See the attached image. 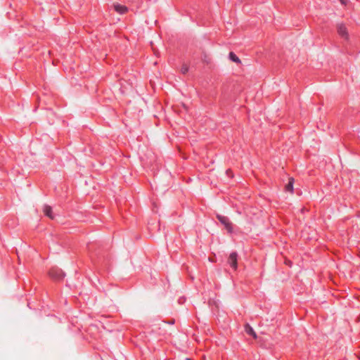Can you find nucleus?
Returning <instances> with one entry per match:
<instances>
[{"label":"nucleus","instance_id":"8","mask_svg":"<svg viewBox=\"0 0 360 360\" xmlns=\"http://www.w3.org/2000/svg\"><path fill=\"white\" fill-rule=\"evenodd\" d=\"M115 10L120 14H124L127 11L128 9L125 6L117 4L115 5Z\"/></svg>","mask_w":360,"mask_h":360},{"label":"nucleus","instance_id":"7","mask_svg":"<svg viewBox=\"0 0 360 360\" xmlns=\"http://www.w3.org/2000/svg\"><path fill=\"white\" fill-rule=\"evenodd\" d=\"M44 214L46 216H47L48 217H49L50 219H54V215L53 214L52 208L51 206L47 205H44Z\"/></svg>","mask_w":360,"mask_h":360},{"label":"nucleus","instance_id":"3","mask_svg":"<svg viewBox=\"0 0 360 360\" xmlns=\"http://www.w3.org/2000/svg\"><path fill=\"white\" fill-rule=\"evenodd\" d=\"M337 31L338 34L344 39H349V34L347 29L344 23L337 24Z\"/></svg>","mask_w":360,"mask_h":360},{"label":"nucleus","instance_id":"10","mask_svg":"<svg viewBox=\"0 0 360 360\" xmlns=\"http://www.w3.org/2000/svg\"><path fill=\"white\" fill-rule=\"evenodd\" d=\"M188 70H189L188 66L186 64H183L181 68V74L186 75L188 73Z\"/></svg>","mask_w":360,"mask_h":360},{"label":"nucleus","instance_id":"1","mask_svg":"<svg viewBox=\"0 0 360 360\" xmlns=\"http://www.w3.org/2000/svg\"><path fill=\"white\" fill-rule=\"evenodd\" d=\"M216 217L217 218L219 221L222 225H224V228L226 229V231L229 233H230V234L233 233V225L228 217L217 214L216 215Z\"/></svg>","mask_w":360,"mask_h":360},{"label":"nucleus","instance_id":"4","mask_svg":"<svg viewBox=\"0 0 360 360\" xmlns=\"http://www.w3.org/2000/svg\"><path fill=\"white\" fill-rule=\"evenodd\" d=\"M49 275L56 280H62L65 276V273L59 269H51L49 271Z\"/></svg>","mask_w":360,"mask_h":360},{"label":"nucleus","instance_id":"11","mask_svg":"<svg viewBox=\"0 0 360 360\" xmlns=\"http://www.w3.org/2000/svg\"><path fill=\"white\" fill-rule=\"evenodd\" d=\"M339 1L341 2V4H345H345H347V0H339Z\"/></svg>","mask_w":360,"mask_h":360},{"label":"nucleus","instance_id":"9","mask_svg":"<svg viewBox=\"0 0 360 360\" xmlns=\"http://www.w3.org/2000/svg\"><path fill=\"white\" fill-rule=\"evenodd\" d=\"M229 58L231 61H233L234 63H241L240 58L233 52H230L229 53Z\"/></svg>","mask_w":360,"mask_h":360},{"label":"nucleus","instance_id":"2","mask_svg":"<svg viewBox=\"0 0 360 360\" xmlns=\"http://www.w3.org/2000/svg\"><path fill=\"white\" fill-rule=\"evenodd\" d=\"M238 255L236 252H232L228 257L227 263L233 270L238 269Z\"/></svg>","mask_w":360,"mask_h":360},{"label":"nucleus","instance_id":"5","mask_svg":"<svg viewBox=\"0 0 360 360\" xmlns=\"http://www.w3.org/2000/svg\"><path fill=\"white\" fill-rule=\"evenodd\" d=\"M245 330L247 334L252 336L254 339L257 338V333L255 332L254 329L249 324L245 325Z\"/></svg>","mask_w":360,"mask_h":360},{"label":"nucleus","instance_id":"6","mask_svg":"<svg viewBox=\"0 0 360 360\" xmlns=\"http://www.w3.org/2000/svg\"><path fill=\"white\" fill-rule=\"evenodd\" d=\"M293 184H294V179L292 177L289 178L288 182L285 186V191L292 193H293Z\"/></svg>","mask_w":360,"mask_h":360}]
</instances>
